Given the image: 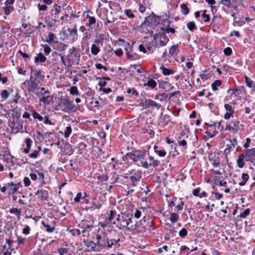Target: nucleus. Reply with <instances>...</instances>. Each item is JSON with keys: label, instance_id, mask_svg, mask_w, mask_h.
<instances>
[{"label": "nucleus", "instance_id": "1", "mask_svg": "<svg viewBox=\"0 0 255 255\" xmlns=\"http://www.w3.org/2000/svg\"><path fill=\"white\" fill-rule=\"evenodd\" d=\"M57 110H61L64 112H75L77 108L72 101H70L69 98H61L57 106Z\"/></svg>", "mask_w": 255, "mask_h": 255}, {"label": "nucleus", "instance_id": "2", "mask_svg": "<svg viewBox=\"0 0 255 255\" xmlns=\"http://www.w3.org/2000/svg\"><path fill=\"white\" fill-rule=\"evenodd\" d=\"M93 225L94 222L90 217L82 220L79 224V226L82 229L81 232L83 234L89 232L93 228Z\"/></svg>", "mask_w": 255, "mask_h": 255}, {"label": "nucleus", "instance_id": "3", "mask_svg": "<svg viewBox=\"0 0 255 255\" xmlns=\"http://www.w3.org/2000/svg\"><path fill=\"white\" fill-rule=\"evenodd\" d=\"M68 55L66 56L68 58L67 63L74 64V62L77 61L79 62L80 59V55L78 52V50L75 47H72L68 50Z\"/></svg>", "mask_w": 255, "mask_h": 255}, {"label": "nucleus", "instance_id": "4", "mask_svg": "<svg viewBox=\"0 0 255 255\" xmlns=\"http://www.w3.org/2000/svg\"><path fill=\"white\" fill-rule=\"evenodd\" d=\"M97 240V245L99 251L103 249H108V244H109V239L105 236L102 237L100 235H97L96 237Z\"/></svg>", "mask_w": 255, "mask_h": 255}, {"label": "nucleus", "instance_id": "5", "mask_svg": "<svg viewBox=\"0 0 255 255\" xmlns=\"http://www.w3.org/2000/svg\"><path fill=\"white\" fill-rule=\"evenodd\" d=\"M159 20V16H156L152 13V14L149 15L145 18L144 24L148 26H151L152 25L157 24Z\"/></svg>", "mask_w": 255, "mask_h": 255}, {"label": "nucleus", "instance_id": "6", "mask_svg": "<svg viewBox=\"0 0 255 255\" xmlns=\"http://www.w3.org/2000/svg\"><path fill=\"white\" fill-rule=\"evenodd\" d=\"M26 83L29 85L27 90L29 92L36 93V90L38 89V85L35 82V80L33 79V77L30 76L29 81H24L22 84H25Z\"/></svg>", "mask_w": 255, "mask_h": 255}, {"label": "nucleus", "instance_id": "7", "mask_svg": "<svg viewBox=\"0 0 255 255\" xmlns=\"http://www.w3.org/2000/svg\"><path fill=\"white\" fill-rule=\"evenodd\" d=\"M154 38L155 39H156V38L159 39V43L155 45V47L156 48H159L160 46L162 47L166 45L169 41V39L165 33L156 34Z\"/></svg>", "mask_w": 255, "mask_h": 255}, {"label": "nucleus", "instance_id": "8", "mask_svg": "<svg viewBox=\"0 0 255 255\" xmlns=\"http://www.w3.org/2000/svg\"><path fill=\"white\" fill-rule=\"evenodd\" d=\"M126 155L127 156V158L128 157L131 159H144L145 158V154L139 150L132 151L131 153H127Z\"/></svg>", "mask_w": 255, "mask_h": 255}, {"label": "nucleus", "instance_id": "9", "mask_svg": "<svg viewBox=\"0 0 255 255\" xmlns=\"http://www.w3.org/2000/svg\"><path fill=\"white\" fill-rule=\"evenodd\" d=\"M61 6L58 5L57 4H55L53 6V8L51 9V16L53 20L55 22L59 21L58 18L59 17V14L61 12Z\"/></svg>", "mask_w": 255, "mask_h": 255}, {"label": "nucleus", "instance_id": "10", "mask_svg": "<svg viewBox=\"0 0 255 255\" xmlns=\"http://www.w3.org/2000/svg\"><path fill=\"white\" fill-rule=\"evenodd\" d=\"M140 105L145 108H147L150 106L155 107L157 110H159L161 107V105L157 103L151 99H146L143 103H141Z\"/></svg>", "mask_w": 255, "mask_h": 255}, {"label": "nucleus", "instance_id": "11", "mask_svg": "<svg viewBox=\"0 0 255 255\" xmlns=\"http://www.w3.org/2000/svg\"><path fill=\"white\" fill-rule=\"evenodd\" d=\"M35 194L38 198L42 201H47L49 198V193L47 190L45 189H38Z\"/></svg>", "mask_w": 255, "mask_h": 255}, {"label": "nucleus", "instance_id": "12", "mask_svg": "<svg viewBox=\"0 0 255 255\" xmlns=\"http://www.w3.org/2000/svg\"><path fill=\"white\" fill-rule=\"evenodd\" d=\"M120 241V238L119 237H117L115 238L109 239V244H108V249L112 248L113 246L116 248H119L120 246V244L119 242Z\"/></svg>", "mask_w": 255, "mask_h": 255}, {"label": "nucleus", "instance_id": "13", "mask_svg": "<svg viewBox=\"0 0 255 255\" xmlns=\"http://www.w3.org/2000/svg\"><path fill=\"white\" fill-rule=\"evenodd\" d=\"M141 175L139 173H135L133 175L130 176L129 178L131 180V185L135 187L136 186V182L140 180Z\"/></svg>", "mask_w": 255, "mask_h": 255}, {"label": "nucleus", "instance_id": "14", "mask_svg": "<svg viewBox=\"0 0 255 255\" xmlns=\"http://www.w3.org/2000/svg\"><path fill=\"white\" fill-rule=\"evenodd\" d=\"M35 172L37 175V179L39 181L40 186H42L45 183L44 181V175L42 172H40L39 170H35Z\"/></svg>", "mask_w": 255, "mask_h": 255}, {"label": "nucleus", "instance_id": "15", "mask_svg": "<svg viewBox=\"0 0 255 255\" xmlns=\"http://www.w3.org/2000/svg\"><path fill=\"white\" fill-rule=\"evenodd\" d=\"M85 246L90 248L92 251L95 252L99 251V249H96V247H97L96 243H95L93 241H88L85 242Z\"/></svg>", "mask_w": 255, "mask_h": 255}, {"label": "nucleus", "instance_id": "16", "mask_svg": "<svg viewBox=\"0 0 255 255\" xmlns=\"http://www.w3.org/2000/svg\"><path fill=\"white\" fill-rule=\"evenodd\" d=\"M245 156L249 159H253L255 158V148L247 149L245 152Z\"/></svg>", "mask_w": 255, "mask_h": 255}, {"label": "nucleus", "instance_id": "17", "mask_svg": "<svg viewBox=\"0 0 255 255\" xmlns=\"http://www.w3.org/2000/svg\"><path fill=\"white\" fill-rule=\"evenodd\" d=\"M50 98L49 92L48 90L42 92V96L40 98V101L43 103H48V99Z\"/></svg>", "mask_w": 255, "mask_h": 255}, {"label": "nucleus", "instance_id": "18", "mask_svg": "<svg viewBox=\"0 0 255 255\" xmlns=\"http://www.w3.org/2000/svg\"><path fill=\"white\" fill-rule=\"evenodd\" d=\"M8 90L9 92L7 90H3L0 92V95L2 100H6L9 95V92H12L13 91V89L12 88H8Z\"/></svg>", "mask_w": 255, "mask_h": 255}, {"label": "nucleus", "instance_id": "19", "mask_svg": "<svg viewBox=\"0 0 255 255\" xmlns=\"http://www.w3.org/2000/svg\"><path fill=\"white\" fill-rule=\"evenodd\" d=\"M112 165V167L115 169H123L124 167L123 165L122 162H120L119 160H112V163L111 164Z\"/></svg>", "mask_w": 255, "mask_h": 255}, {"label": "nucleus", "instance_id": "20", "mask_svg": "<svg viewBox=\"0 0 255 255\" xmlns=\"http://www.w3.org/2000/svg\"><path fill=\"white\" fill-rule=\"evenodd\" d=\"M68 31L69 33V35L70 36L72 37V40L73 41H74L75 40H76L77 38V29L76 28V25L75 26V27L72 28H68Z\"/></svg>", "mask_w": 255, "mask_h": 255}, {"label": "nucleus", "instance_id": "21", "mask_svg": "<svg viewBox=\"0 0 255 255\" xmlns=\"http://www.w3.org/2000/svg\"><path fill=\"white\" fill-rule=\"evenodd\" d=\"M9 211L10 214H15L18 220L20 219L21 213V209H18L16 208H11L9 209Z\"/></svg>", "mask_w": 255, "mask_h": 255}, {"label": "nucleus", "instance_id": "22", "mask_svg": "<svg viewBox=\"0 0 255 255\" xmlns=\"http://www.w3.org/2000/svg\"><path fill=\"white\" fill-rule=\"evenodd\" d=\"M178 51V44L175 45H172L169 50V55L171 56H174L177 54Z\"/></svg>", "mask_w": 255, "mask_h": 255}, {"label": "nucleus", "instance_id": "23", "mask_svg": "<svg viewBox=\"0 0 255 255\" xmlns=\"http://www.w3.org/2000/svg\"><path fill=\"white\" fill-rule=\"evenodd\" d=\"M46 58L41 53H38L34 58L36 63H43L46 61Z\"/></svg>", "mask_w": 255, "mask_h": 255}, {"label": "nucleus", "instance_id": "24", "mask_svg": "<svg viewBox=\"0 0 255 255\" xmlns=\"http://www.w3.org/2000/svg\"><path fill=\"white\" fill-rule=\"evenodd\" d=\"M25 143L26 145V147L24 149V152L25 153H27L29 151L31 144L32 143V140L29 138H26L25 139Z\"/></svg>", "mask_w": 255, "mask_h": 255}, {"label": "nucleus", "instance_id": "25", "mask_svg": "<svg viewBox=\"0 0 255 255\" xmlns=\"http://www.w3.org/2000/svg\"><path fill=\"white\" fill-rule=\"evenodd\" d=\"M128 215H124L122 216V220L121 221L120 224L121 226L122 227V229L123 230H126V228L128 226H127V220L128 218Z\"/></svg>", "mask_w": 255, "mask_h": 255}, {"label": "nucleus", "instance_id": "26", "mask_svg": "<svg viewBox=\"0 0 255 255\" xmlns=\"http://www.w3.org/2000/svg\"><path fill=\"white\" fill-rule=\"evenodd\" d=\"M87 18H88V26L92 29L93 28V25L96 23V18L89 15H87Z\"/></svg>", "mask_w": 255, "mask_h": 255}, {"label": "nucleus", "instance_id": "27", "mask_svg": "<svg viewBox=\"0 0 255 255\" xmlns=\"http://www.w3.org/2000/svg\"><path fill=\"white\" fill-rule=\"evenodd\" d=\"M136 221H133L132 220V219L129 222V226H128L126 228V231H132L136 229Z\"/></svg>", "mask_w": 255, "mask_h": 255}, {"label": "nucleus", "instance_id": "28", "mask_svg": "<svg viewBox=\"0 0 255 255\" xmlns=\"http://www.w3.org/2000/svg\"><path fill=\"white\" fill-rule=\"evenodd\" d=\"M34 72V76L35 77V79L36 80V78H43L44 77V75L43 74V72L40 70H35L34 71H32Z\"/></svg>", "mask_w": 255, "mask_h": 255}, {"label": "nucleus", "instance_id": "29", "mask_svg": "<svg viewBox=\"0 0 255 255\" xmlns=\"http://www.w3.org/2000/svg\"><path fill=\"white\" fill-rule=\"evenodd\" d=\"M59 56L60 57L61 62L65 66L70 67L72 65L71 63H67L68 61V58L67 56H66L65 58L64 55H62L61 54H59Z\"/></svg>", "mask_w": 255, "mask_h": 255}, {"label": "nucleus", "instance_id": "30", "mask_svg": "<svg viewBox=\"0 0 255 255\" xmlns=\"http://www.w3.org/2000/svg\"><path fill=\"white\" fill-rule=\"evenodd\" d=\"M3 9L4 12V14L8 15L14 10V7L11 5H5L3 7Z\"/></svg>", "mask_w": 255, "mask_h": 255}, {"label": "nucleus", "instance_id": "31", "mask_svg": "<svg viewBox=\"0 0 255 255\" xmlns=\"http://www.w3.org/2000/svg\"><path fill=\"white\" fill-rule=\"evenodd\" d=\"M222 82L220 80H216L211 85L212 89L213 91L218 90V87L221 85Z\"/></svg>", "mask_w": 255, "mask_h": 255}, {"label": "nucleus", "instance_id": "32", "mask_svg": "<svg viewBox=\"0 0 255 255\" xmlns=\"http://www.w3.org/2000/svg\"><path fill=\"white\" fill-rule=\"evenodd\" d=\"M181 9V13L184 15H187L189 12V9L187 7V5L185 3H183L180 6Z\"/></svg>", "mask_w": 255, "mask_h": 255}, {"label": "nucleus", "instance_id": "33", "mask_svg": "<svg viewBox=\"0 0 255 255\" xmlns=\"http://www.w3.org/2000/svg\"><path fill=\"white\" fill-rule=\"evenodd\" d=\"M55 35L52 32H49L48 34V37L46 40V42L48 43L49 44L52 43L54 41V39H56Z\"/></svg>", "mask_w": 255, "mask_h": 255}, {"label": "nucleus", "instance_id": "34", "mask_svg": "<svg viewBox=\"0 0 255 255\" xmlns=\"http://www.w3.org/2000/svg\"><path fill=\"white\" fill-rule=\"evenodd\" d=\"M160 69L162 70V73L164 75H169L173 74V71L169 69H168L164 66H161Z\"/></svg>", "mask_w": 255, "mask_h": 255}, {"label": "nucleus", "instance_id": "35", "mask_svg": "<svg viewBox=\"0 0 255 255\" xmlns=\"http://www.w3.org/2000/svg\"><path fill=\"white\" fill-rule=\"evenodd\" d=\"M116 216H117L116 212L115 211L111 210L110 212V216L108 219V220H109L108 222L115 224H116L115 221L112 222V220Z\"/></svg>", "mask_w": 255, "mask_h": 255}, {"label": "nucleus", "instance_id": "36", "mask_svg": "<svg viewBox=\"0 0 255 255\" xmlns=\"http://www.w3.org/2000/svg\"><path fill=\"white\" fill-rule=\"evenodd\" d=\"M111 183L112 184H114L118 182L119 177V175L117 174H116L115 172H113L111 174Z\"/></svg>", "mask_w": 255, "mask_h": 255}, {"label": "nucleus", "instance_id": "37", "mask_svg": "<svg viewBox=\"0 0 255 255\" xmlns=\"http://www.w3.org/2000/svg\"><path fill=\"white\" fill-rule=\"evenodd\" d=\"M99 48L96 44H92L91 48V51L94 55H97L100 52Z\"/></svg>", "mask_w": 255, "mask_h": 255}, {"label": "nucleus", "instance_id": "38", "mask_svg": "<svg viewBox=\"0 0 255 255\" xmlns=\"http://www.w3.org/2000/svg\"><path fill=\"white\" fill-rule=\"evenodd\" d=\"M179 218V216L178 214L175 213H172L170 215L169 219L172 223H174L178 221Z\"/></svg>", "mask_w": 255, "mask_h": 255}, {"label": "nucleus", "instance_id": "39", "mask_svg": "<svg viewBox=\"0 0 255 255\" xmlns=\"http://www.w3.org/2000/svg\"><path fill=\"white\" fill-rule=\"evenodd\" d=\"M245 82L247 85L250 88L253 89L255 82L253 81L251 79L249 78L247 76L245 78Z\"/></svg>", "mask_w": 255, "mask_h": 255}, {"label": "nucleus", "instance_id": "40", "mask_svg": "<svg viewBox=\"0 0 255 255\" xmlns=\"http://www.w3.org/2000/svg\"><path fill=\"white\" fill-rule=\"evenodd\" d=\"M41 224L46 228L47 232L52 233L54 231L55 228L54 227H51L49 225L46 224L44 222L42 221Z\"/></svg>", "mask_w": 255, "mask_h": 255}, {"label": "nucleus", "instance_id": "41", "mask_svg": "<svg viewBox=\"0 0 255 255\" xmlns=\"http://www.w3.org/2000/svg\"><path fill=\"white\" fill-rule=\"evenodd\" d=\"M32 116L34 119H37L39 121H42L43 120V118L39 115V113L33 110L32 111Z\"/></svg>", "mask_w": 255, "mask_h": 255}, {"label": "nucleus", "instance_id": "42", "mask_svg": "<svg viewBox=\"0 0 255 255\" xmlns=\"http://www.w3.org/2000/svg\"><path fill=\"white\" fill-rule=\"evenodd\" d=\"M157 146L155 145L154 146L155 152L157 153L159 156L164 157L166 155V152L164 150H157Z\"/></svg>", "mask_w": 255, "mask_h": 255}, {"label": "nucleus", "instance_id": "43", "mask_svg": "<svg viewBox=\"0 0 255 255\" xmlns=\"http://www.w3.org/2000/svg\"><path fill=\"white\" fill-rule=\"evenodd\" d=\"M187 26L189 30L191 31H193L194 30L197 28L195 23L193 21L189 22L187 23Z\"/></svg>", "mask_w": 255, "mask_h": 255}, {"label": "nucleus", "instance_id": "44", "mask_svg": "<svg viewBox=\"0 0 255 255\" xmlns=\"http://www.w3.org/2000/svg\"><path fill=\"white\" fill-rule=\"evenodd\" d=\"M126 55L128 59L131 60H135L137 58V55L135 54H130V52H126Z\"/></svg>", "mask_w": 255, "mask_h": 255}, {"label": "nucleus", "instance_id": "45", "mask_svg": "<svg viewBox=\"0 0 255 255\" xmlns=\"http://www.w3.org/2000/svg\"><path fill=\"white\" fill-rule=\"evenodd\" d=\"M215 183L216 185H219L220 186H227V182H223L222 180H220V178L216 179L215 180Z\"/></svg>", "mask_w": 255, "mask_h": 255}, {"label": "nucleus", "instance_id": "46", "mask_svg": "<svg viewBox=\"0 0 255 255\" xmlns=\"http://www.w3.org/2000/svg\"><path fill=\"white\" fill-rule=\"evenodd\" d=\"M72 132V128L70 126H67L66 128V129L64 131V137L65 138L68 137Z\"/></svg>", "mask_w": 255, "mask_h": 255}, {"label": "nucleus", "instance_id": "47", "mask_svg": "<svg viewBox=\"0 0 255 255\" xmlns=\"http://www.w3.org/2000/svg\"><path fill=\"white\" fill-rule=\"evenodd\" d=\"M70 93L73 95L78 96L79 95L77 87L76 86H73L70 88Z\"/></svg>", "mask_w": 255, "mask_h": 255}, {"label": "nucleus", "instance_id": "48", "mask_svg": "<svg viewBox=\"0 0 255 255\" xmlns=\"http://www.w3.org/2000/svg\"><path fill=\"white\" fill-rule=\"evenodd\" d=\"M250 209L249 208L246 209L244 212L240 213V217L242 218H245L250 214Z\"/></svg>", "mask_w": 255, "mask_h": 255}, {"label": "nucleus", "instance_id": "49", "mask_svg": "<svg viewBox=\"0 0 255 255\" xmlns=\"http://www.w3.org/2000/svg\"><path fill=\"white\" fill-rule=\"evenodd\" d=\"M19 186H17L16 187H14L13 188H9L8 190V194L9 195H11L17 192L18 190Z\"/></svg>", "mask_w": 255, "mask_h": 255}, {"label": "nucleus", "instance_id": "50", "mask_svg": "<svg viewBox=\"0 0 255 255\" xmlns=\"http://www.w3.org/2000/svg\"><path fill=\"white\" fill-rule=\"evenodd\" d=\"M156 85L157 84L156 82L152 79H150L149 80H148L147 83V85L152 88H153L155 87H156Z\"/></svg>", "mask_w": 255, "mask_h": 255}, {"label": "nucleus", "instance_id": "51", "mask_svg": "<svg viewBox=\"0 0 255 255\" xmlns=\"http://www.w3.org/2000/svg\"><path fill=\"white\" fill-rule=\"evenodd\" d=\"M224 108L227 111V113H231V114H234V110L233 109L231 105L226 104L224 105Z\"/></svg>", "mask_w": 255, "mask_h": 255}, {"label": "nucleus", "instance_id": "52", "mask_svg": "<svg viewBox=\"0 0 255 255\" xmlns=\"http://www.w3.org/2000/svg\"><path fill=\"white\" fill-rule=\"evenodd\" d=\"M188 232L185 228H182L179 232V235L181 238H184L187 235Z\"/></svg>", "mask_w": 255, "mask_h": 255}, {"label": "nucleus", "instance_id": "53", "mask_svg": "<svg viewBox=\"0 0 255 255\" xmlns=\"http://www.w3.org/2000/svg\"><path fill=\"white\" fill-rule=\"evenodd\" d=\"M224 153L226 155V157L227 159H228V155L230 154H235V152L233 150L231 151V149L230 148H226L224 150Z\"/></svg>", "mask_w": 255, "mask_h": 255}, {"label": "nucleus", "instance_id": "54", "mask_svg": "<svg viewBox=\"0 0 255 255\" xmlns=\"http://www.w3.org/2000/svg\"><path fill=\"white\" fill-rule=\"evenodd\" d=\"M220 2L228 7L231 6V0H221Z\"/></svg>", "mask_w": 255, "mask_h": 255}, {"label": "nucleus", "instance_id": "55", "mask_svg": "<svg viewBox=\"0 0 255 255\" xmlns=\"http://www.w3.org/2000/svg\"><path fill=\"white\" fill-rule=\"evenodd\" d=\"M70 232L71 233L73 236H79L82 233L79 229H73L70 231Z\"/></svg>", "mask_w": 255, "mask_h": 255}, {"label": "nucleus", "instance_id": "56", "mask_svg": "<svg viewBox=\"0 0 255 255\" xmlns=\"http://www.w3.org/2000/svg\"><path fill=\"white\" fill-rule=\"evenodd\" d=\"M206 10H204L202 14V17H203V18L204 19V21L205 22H208L210 20V18L209 15L206 14Z\"/></svg>", "mask_w": 255, "mask_h": 255}, {"label": "nucleus", "instance_id": "57", "mask_svg": "<svg viewBox=\"0 0 255 255\" xmlns=\"http://www.w3.org/2000/svg\"><path fill=\"white\" fill-rule=\"evenodd\" d=\"M42 47L44 48V53L47 55L49 54L51 51L50 47L47 44L43 45Z\"/></svg>", "mask_w": 255, "mask_h": 255}, {"label": "nucleus", "instance_id": "58", "mask_svg": "<svg viewBox=\"0 0 255 255\" xmlns=\"http://www.w3.org/2000/svg\"><path fill=\"white\" fill-rule=\"evenodd\" d=\"M223 52L224 54L226 56H230L232 53V50L230 47H227L225 48Z\"/></svg>", "mask_w": 255, "mask_h": 255}, {"label": "nucleus", "instance_id": "59", "mask_svg": "<svg viewBox=\"0 0 255 255\" xmlns=\"http://www.w3.org/2000/svg\"><path fill=\"white\" fill-rule=\"evenodd\" d=\"M125 13L126 15L129 18H133L134 17V15L132 13L130 9H126Z\"/></svg>", "mask_w": 255, "mask_h": 255}, {"label": "nucleus", "instance_id": "60", "mask_svg": "<svg viewBox=\"0 0 255 255\" xmlns=\"http://www.w3.org/2000/svg\"><path fill=\"white\" fill-rule=\"evenodd\" d=\"M127 92L128 94L132 93L133 95H138V93L134 88H128L127 90Z\"/></svg>", "mask_w": 255, "mask_h": 255}, {"label": "nucleus", "instance_id": "61", "mask_svg": "<svg viewBox=\"0 0 255 255\" xmlns=\"http://www.w3.org/2000/svg\"><path fill=\"white\" fill-rule=\"evenodd\" d=\"M82 193L81 192H79L76 196L74 198V201L76 203H79L80 201V199L82 198Z\"/></svg>", "mask_w": 255, "mask_h": 255}, {"label": "nucleus", "instance_id": "62", "mask_svg": "<svg viewBox=\"0 0 255 255\" xmlns=\"http://www.w3.org/2000/svg\"><path fill=\"white\" fill-rule=\"evenodd\" d=\"M201 188L198 187L193 190L192 192L193 195L195 197L199 196V193L200 192Z\"/></svg>", "mask_w": 255, "mask_h": 255}, {"label": "nucleus", "instance_id": "63", "mask_svg": "<svg viewBox=\"0 0 255 255\" xmlns=\"http://www.w3.org/2000/svg\"><path fill=\"white\" fill-rule=\"evenodd\" d=\"M132 45L131 46L129 43H127L125 45V50L126 51V52H130L132 50Z\"/></svg>", "mask_w": 255, "mask_h": 255}, {"label": "nucleus", "instance_id": "64", "mask_svg": "<svg viewBox=\"0 0 255 255\" xmlns=\"http://www.w3.org/2000/svg\"><path fill=\"white\" fill-rule=\"evenodd\" d=\"M24 186L26 187L29 186L30 185V181L28 177H25L23 179Z\"/></svg>", "mask_w": 255, "mask_h": 255}]
</instances>
